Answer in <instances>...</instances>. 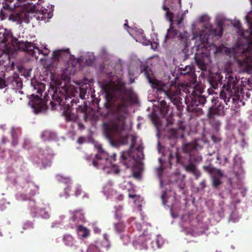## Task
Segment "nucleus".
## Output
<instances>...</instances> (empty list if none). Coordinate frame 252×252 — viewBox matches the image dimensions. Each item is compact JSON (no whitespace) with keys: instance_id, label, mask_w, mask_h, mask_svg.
<instances>
[{"instance_id":"f257e3e1","label":"nucleus","mask_w":252,"mask_h":252,"mask_svg":"<svg viewBox=\"0 0 252 252\" xmlns=\"http://www.w3.org/2000/svg\"><path fill=\"white\" fill-rule=\"evenodd\" d=\"M103 90L107 100L104 104L107 110L106 116H113L109 121L103 123L104 135L111 144L118 141L125 145L128 138L125 119L128 106L133 101V91L131 89L126 88L125 83L120 80L104 84Z\"/></svg>"},{"instance_id":"f03ea898","label":"nucleus","mask_w":252,"mask_h":252,"mask_svg":"<svg viewBox=\"0 0 252 252\" xmlns=\"http://www.w3.org/2000/svg\"><path fill=\"white\" fill-rule=\"evenodd\" d=\"M224 79L222 81L223 76L219 73L211 74L208 81L211 87L216 90L219 86H222L220 93V99L228 107H233V105L240 106L239 103L242 102L244 99V88L248 86L246 89L250 90L252 86V82L249 78L241 77L235 72L225 70Z\"/></svg>"},{"instance_id":"7ed1b4c3","label":"nucleus","mask_w":252,"mask_h":252,"mask_svg":"<svg viewBox=\"0 0 252 252\" xmlns=\"http://www.w3.org/2000/svg\"><path fill=\"white\" fill-rule=\"evenodd\" d=\"M141 73L146 77L152 88L157 90L158 95L163 94L174 105H178L181 103V92L179 87L173 84H165L161 81L152 78V72L148 66L144 67Z\"/></svg>"},{"instance_id":"20e7f679","label":"nucleus","mask_w":252,"mask_h":252,"mask_svg":"<svg viewBox=\"0 0 252 252\" xmlns=\"http://www.w3.org/2000/svg\"><path fill=\"white\" fill-rule=\"evenodd\" d=\"M20 4L18 6H14L13 3H5V5L3 6V8L5 10H11L19 7L8 16V20L17 22L18 24L28 23L30 18L32 17L31 15L33 14L32 12L34 10V5L32 3L26 2V0H22Z\"/></svg>"},{"instance_id":"39448f33","label":"nucleus","mask_w":252,"mask_h":252,"mask_svg":"<svg viewBox=\"0 0 252 252\" xmlns=\"http://www.w3.org/2000/svg\"><path fill=\"white\" fill-rule=\"evenodd\" d=\"M116 154L113 153L110 156L109 154L104 151L101 146H99L97 148V153L95 155L94 158L91 156L86 157V159L89 161H92V164L97 169L104 170L105 168L111 166L112 171L116 174L120 173V170L119 167L112 164V162L116 161Z\"/></svg>"},{"instance_id":"423d86ee","label":"nucleus","mask_w":252,"mask_h":252,"mask_svg":"<svg viewBox=\"0 0 252 252\" xmlns=\"http://www.w3.org/2000/svg\"><path fill=\"white\" fill-rule=\"evenodd\" d=\"M205 142L203 140L198 139L186 143L182 146V151L187 155L189 160L190 162L199 163L202 160V157L199 151L202 149Z\"/></svg>"},{"instance_id":"0eeeda50","label":"nucleus","mask_w":252,"mask_h":252,"mask_svg":"<svg viewBox=\"0 0 252 252\" xmlns=\"http://www.w3.org/2000/svg\"><path fill=\"white\" fill-rule=\"evenodd\" d=\"M14 40L15 47L18 50L25 52L30 55L35 57L36 59H38V57L36 55V52L38 55L42 54L45 56L48 55L49 53V50L46 47H44L43 51L39 48L35 47L32 42L18 41L17 38H15Z\"/></svg>"},{"instance_id":"6e6552de","label":"nucleus","mask_w":252,"mask_h":252,"mask_svg":"<svg viewBox=\"0 0 252 252\" xmlns=\"http://www.w3.org/2000/svg\"><path fill=\"white\" fill-rule=\"evenodd\" d=\"M43 84L38 83L33 86V90L37 94H32L30 97L29 104L34 109L35 113L41 112L45 109L46 105L41 96L43 92Z\"/></svg>"},{"instance_id":"1a4fd4ad","label":"nucleus","mask_w":252,"mask_h":252,"mask_svg":"<svg viewBox=\"0 0 252 252\" xmlns=\"http://www.w3.org/2000/svg\"><path fill=\"white\" fill-rule=\"evenodd\" d=\"M191 94L187 95L185 97V102L189 111L196 110V107L199 106H203L206 102V97L200 94V93L193 89Z\"/></svg>"},{"instance_id":"9d476101","label":"nucleus","mask_w":252,"mask_h":252,"mask_svg":"<svg viewBox=\"0 0 252 252\" xmlns=\"http://www.w3.org/2000/svg\"><path fill=\"white\" fill-rule=\"evenodd\" d=\"M51 91H52L53 94H52V100L50 102V104L52 109H54L56 106L62 105L63 98L67 99L65 95L66 90L64 88L52 87L51 88Z\"/></svg>"},{"instance_id":"9b49d317","label":"nucleus","mask_w":252,"mask_h":252,"mask_svg":"<svg viewBox=\"0 0 252 252\" xmlns=\"http://www.w3.org/2000/svg\"><path fill=\"white\" fill-rule=\"evenodd\" d=\"M194 59L198 68L203 71L207 70L211 62L210 55L203 52L196 53Z\"/></svg>"},{"instance_id":"f8f14e48","label":"nucleus","mask_w":252,"mask_h":252,"mask_svg":"<svg viewBox=\"0 0 252 252\" xmlns=\"http://www.w3.org/2000/svg\"><path fill=\"white\" fill-rule=\"evenodd\" d=\"M103 240H96L94 243L91 244L88 248L87 252H101L102 249L109 246L107 235H103Z\"/></svg>"},{"instance_id":"ddd939ff","label":"nucleus","mask_w":252,"mask_h":252,"mask_svg":"<svg viewBox=\"0 0 252 252\" xmlns=\"http://www.w3.org/2000/svg\"><path fill=\"white\" fill-rule=\"evenodd\" d=\"M224 114V106L221 102L218 101L209 107L208 117L209 119H212L216 115L223 116Z\"/></svg>"},{"instance_id":"4468645a","label":"nucleus","mask_w":252,"mask_h":252,"mask_svg":"<svg viewBox=\"0 0 252 252\" xmlns=\"http://www.w3.org/2000/svg\"><path fill=\"white\" fill-rule=\"evenodd\" d=\"M178 75L186 77L189 81H191L194 78V69L192 65H186L184 67H181L178 72Z\"/></svg>"},{"instance_id":"2eb2a0df","label":"nucleus","mask_w":252,"mask_h":252,"mask_svg":"<svg viewBox=\"0 0 252 252\" xmlns=\"http://www.w3.org/2000/svg\"><path fill=\"white\" fill-rule=\"evenodd\" d=\"M7 85L11 87L13 89H20L22 87L23 83L21 79L17 74H15L13 76L9 77L7 80Z\"/></svg>"},{"instance_id":"dca6fc26","label":"nucleus","mask_w":252,"mask_h":252,"mask_svg":"<svg viewBox=\"0 0 252 252\" xmlns=\"http://www.w3.org/2000/svg\"><path fill=\"white\" fill-rule=\"evenodd\" d=\"M23 188L26 191L25 195L26 198L25 199L26 200H30L31 197L34 196L38 190L37 187L32 183H26Z\"/></svg>"},{"instance_id":"f3484780","label":"nucleus","mask_w":252,"mask_h":252,"mask_svg":"<svg viewBox=\"0 0 252 252\" xmlns=\"http://www.w3.org/2000/svg\"><path fill=\"white\" fill-rule=\"evenodd\" d=\"M252 62V57L249 55L243 60L238 61V64L243 72H248L250 71L251 65L250 63Z\"/></svg>"},{"instance_id":"a211bd4d","label":"nucleus","mask_w":252,"mask_h":252,"mask_svg":"<svg viewBox=\"0 0 252 252\" xmlns=\"http://www.w3.org/2000/svg\"><path fill=\"white\" fill-rule=\"evenodd\" d=\"M203 168L211 176L212 178H221L223 176V173L220 169L214 168L211 165L204 166Z\"/></svg>"},{"instance_id":"6ab92c4d","label":"nucleus","mask_w":252,"mask_h":252,"mask_svg":"<svg viewBox=\"0 0 252 252\" xmlns=\"http://www.w3.org/2000/svg\"><path fill=\"white\" fill-rule=\"evenodd\" d=\"M173 32L174 33L175 35H176L178 38L179 40H180L181 42L183 43V45L184 46V49L182 50L183 52L186 54L187 52L188 48V36L187 32L182 33L179 32V31L177 30H173Z\"/></svg>"},{"instance_id":"aec40b11","label":"nucleus","mask_w":252,"mask_h":252,"mask_svg":"<svg viewBox=\"0 0 252 252\" xmlns=\"http://www.w3.org/2000/svg\"><path fill=\"white\" fill-rule=\"evenodd\" d=\"M69 53V50L66 49H60L53 52L52 59L54 61H59L60 59L63 58Z\"/></svg>"},{"instance_id":"412c9836","label":"nucleus","mask_w":252,"mask_h":252,"mask_svg":"<svg viewBox=\"0 0 252 252\" xmlns=\"http://www.w3.org/2000/svg\"><path fill=\"white\" fill-rule=\"evenodd\" d=\"M184 167L186 171L191 173L194 176H195V179H198L201 176V173L198 171L196 166L190 162L188 164H184Z\"/></svg>"},{"instance_id":"4be33fe9","label":"nucleus","mask_w":252,"mask_h":252,"mask_svg":"<svg viewBox=\"0 0 252 252\" xmlns=\"http://www.w3.org/2000/svg\"><path fill=\"white\" fill-rule=\"evenodd\" d=\"M174 159H175L177 163L184 164L186 162L185 158L179 154L178 150L176 151L174 155L171 153L169 155V159L170 161H172Z\"/></svg>"},{"instance_id":"5701e85b","label":"nucleus","mask_w":252,"mask_h":252,"mask_svg":"<svg viewBox=\"0 0 252 252\" xmlns=\"http://www.w3.org/2000/svg\"><path fill=\"white\" fill-rule=\"evenodd\" d=\"M173 182L177 185L180 189H183L186 186L185 177L180 174H176L173 177Z\"/></svg>"},{"instance_id":"b1692460","label":"nucleus","mask_w":252,"mask_h":252,"mask_svg":"<svg viewBox=\"0 0 252 252\" xmlns=\"http://www.w3.org/2000/svg\"><path fill=\"white\" fill-rule=\"evenodd\" d=\"M21 133V129L19 128H12L11 130V135L12 138V144L13 146H15L17 144L18 137Z\"/></svg>"},{"instance_id":"393cba45","label":"nucleus","mask_w":252,"mask_h":252,"mask_svg":"<svg viewBox=\"0 0 252 252\" xmlns=\"http://www.w3.org/2000/svg\"><path fill=\"white\" fill-rule=\"evenodd\" d=\"M63 242L64 243V244L70 247H73L75 246V243L76 241L71 235L66 234H65L63 237Z\"/></svg>"},{"instance_id":"a878e982","label":"nucleus","mask_w":252,"mask_h":252,"mask_svg":"<svg viewBox=\"0 0 252 252\" xmlns=\"http://www.w3.org/2000/svg\"><path fill=\"white\" fill-rule=\"evenodd\" d=\"M41 137L44 141L51 140L56 138V134L49 130H45L42 132Z\"/></svg>"},{"instance_id":"bb28decb","label":"nucleus","mask_w":252,"mask_h":252,"mask_svg":"<svg viewBox=\"0 0 252 252\" xmlns=\"http://www.w3.org/2000/svg\"><path fill=\"white\" fill-rule=\"evenodd\" d=\"M159 110L160 115L162 117L165 116L169 110V106L166 104L165 100H162L159 103Z\"/></svg>"},{"instance_id":"cd10ccee","label":"nucleus","mask_w":252,"mask_h":252,"mask_svg":"<svg viewBox=\"0 0 252 252\" xmlns=\"http://www.w3.org/2000/svg\"><path fill=\"white\" fill-rule=\"evenodd\" d=\"M223 22L221 20H219L217 23V28L213 30L215 35L221 36L223 33Z\"/></svg>"},{"instance_id":"c85d7f7f","label":"nucleus","mask_w":252,"mask_h":252,"mask_svg":"<svg viewBox=\"0 0 252 252\" xmlns=\"http://www.w3.org/2000/svg\"><path fill=\"white\" fill-rule=\"evenodd\" d=\"M71 189H72L73 191H75V195L76 196H78L80 194L81 190L79 188L69 185L67 186L66 188L64 189V193L65 194L66 196H69V191H70Z\"/></svg>"},{"instance_id":"c756f323","label":"nucleus","mask_w":252,"mask_h":252,"mask_svg":"<svg viewBox=\"0 0 252 252\" xmlns=\"http://www.w3.org/2000/svg\"><path fill=\"white\" fill-rule=\"evenodd\" d=\"M77 230L83 238H87L90 235V230L82 225L78 226Z\"/></svg>"},{"instance_id":"7c9ffc66","label":"nucleus","mask_w":252,"mask_h":252,"mask_svg":"<svg viewBox=\"0 0 252 252\" xmlns=\"http://www.w3.org/2000/svg\"><path fill=\"white\" fill-rule=\"evenodd\" d=\"M52 14L47 12L42 11L37 14L36 18L38 20H44L46 19H50L52 17Z\"/></svg>"},{"instance_id":"2f4dec72","label":"nucleus","mask_w":252,"mask_h":252,"mask_svg":"<svg viewBox=\"0 0 252 252\" xmlns=\"http://www.w3.org/2000/svg\"><path fill=\"white\" fill-rule=\"evenodd\" d=\"M130 153L128 151H122L121 153L120 162L124 165H126L127 158L129 157Z\"/></svg>"},{"instance_id":"473e14b6","label":"nucleus","mask_w":252,"mask_h":252,"mask_svg":"<svg viewBox=\"0 0 252 252\" xmlns=\"http://www.w3.org/2000/svg\"><path fill=\"white\" fill-rule=\"evenodd\" d=\"M115 231L118 233L123 232L125 229V225L123 222H119L114 224Z\"/></svg>"},{"instance_id":"72a5a7b5","label":"nucleus","mask_w":252,"mask_h":252,"mask_svg":"<svg viewBox=\"0 0 252 252\" xmlns=\"http://www.w3.org/2000/svg\"><path fill=\"white\" fill-rule=\"evenodd\" d=\"M163 244V241L161 238L158 237L156 238V239L154 241H153L151 242V244L152 245V247L153 248H155V246L158 248H161V246Z\"/></svg>"},{"instance_id":"f704fd0d","label":"nucleus","mask_w":252,"mask_h":252,"mask_svg":"<svg viewBox=\"0 0 252 252\" xmlns=\"http://www.w3.org/2000/svg\"><path fill=\"white\" fill-rule=\"evenodd\" d=\"M220 178H212V185L215 188L218 189L219 187L221 185L222 182L220 180Z\"/></svg>"},{"instance_id":"c9c22d12","label":"nucleus","mask_w":252,"mask_h":252,"mask_svg":"<svg viewBox=\"0 0 252 252\" xmlns=\"http://www.w3.org/2000/svg\"><path fill=\"white\" fill-rule=\"evenodd\" d=\"M166 1V0H163L162 8L164 11H166V16L169 17L170 18H172L173 14L170 12L169 7L165 5Z\"/></svg>"},{"instance_id":"e433bc0d","label":"nucleus","mask_w":252,"mask_h":252,"mask_svg":"<svg viewBox=\"0 0 252 252\" xmlns=\"http://www.w3.org/2000/svg\"><path fill=\"white\" fill-rule=\"evenodd\" d=\"M10 37H11V36L10 34H9L8 33L4 32V33H2V36L0 37V39H1L0 42L2 43L5 44L8 42L9 38Z\"/></svg>"},{"instance_id":"4c0bfd02","label":"nucleus","mask_w":252,"mask_h":252,"mask_svg":"<svg viewBox=\"0 0 252 252\" xmlns=\"http://www.w3.org/2000/svg\"><path fill=\"white\" fill-rule=\"evenodd\" d=\"M206 187V180L203 179L199 184V187L197 188L198 191L203 190Z\"/></svg>"},{"instance_id":"58836bf2","label":"nucleus","mask_w":252,"mask_h":252,"mask_svg":"<svg viewBox=\"0 0 252 252\" xmlns=\"http://www.w3.org/2000/svg\"><path fill=\"white\" fill-rule=\"evenodd\" d=\"M7 85V81H6L2 77L0 76V88L3 89Z\"/></svg>"},{"instance_id":"ea45409f","label":"nucleus","mask_w":252,"mask_h":252,"mask_svg":"<svg viewBox=\"0 0 252 252\" xmlns=\"http://www.w3.org/2000/svg\"><path fill=\"white\" fill-rule=\"evenodd\" d=\"M211 139L215 143H219L221 141V138L219 136L215 135H212Z\"/></svg>"},{"instance_id":"a19ab883","label":"nucleus","mask_w":252,"mask_h":252,"mask_svg":"<svg viewBox=\"0 0 252 252\" xmlns=\"http://www.w3.org/2000/svg\"><path fill=\"white\" fill-rule=\"evenodd\" d=\"M86 94V90H84L83 89H80V92L79 94L80 97L84 100L85 99V94Z\"/></svg>"},{"instance_id":"79ce46f5","label":"nucleus","mask_w":252,"mask_h":252,"mask_svg":"<svg viewBox=\"0 0 252 252\" xmlns=\"http://www.w3.org/2000/svg\"><path fill=\"white\" fill-rule=\"evenodd\" d=\"M122 209V207L121 206H119L118 208L117 209L116 214H115V217L116 219H120L122 217L121 214H119V211H121Z\"/></svg>"},{"instance_id":"37998d69","label":"nucleus","mask_w":252,"mask_h":252,"mask_svg":"<svg viewBox=\"0 0 252 252\" xmlns=\"http://www.w3.org/2000/svg\"><path fill=\"white\" fill-rule=\"evenodd\" d=\"M0 16L3 17V18H6L8 16L7 13L5 12V11H3L2 9L0 10Z\"/></svg>"},{"instance_id":"c03bdc74","label":"nucleus","mask_w":252,"mask_h":252,"mask_svg":"<svg viewBox=\"0 0 252 252\" xmlns=\"http://www.w3.org/2000/svg\"><path fill=\"white\" fill-rule=\"evenodd\" d=\"M85 141V138L83 137H80L77 140V142L79 144L83 143Z\"/></svg>"},{"instance_id":"a18cd8bd","label":"nucleus","mask_w":252,"mask_h":252,"mask_svg":"<svg viewBox=\"0 0 252 252\" xmlns=\"http://www.w3.org/2000/svg\"><path fill=\"white\" fill-rule=\"evenodd\" d=\"M182 124H183V122L181 121L180 125L179 126V130H181L182 131H183L185 129V126H184L182 125Z\"/></svg>"},{"instance_id":"49530a36","label":"nucleus","mask_w":252,"mask_h":252,"mask_svg":"<svg viewBox=\"0 0 252 252\" xmlns=\"http://www.w3.org/2000/svg\"><path fill=\"white\" fill-rule=\"evenodd\" d=\"M65 114L66 115L67 119L68 120H71V118H70L71 115H70V114L69 113L68 110L66 111V112H65Z\"/></svg>"},{"instance_id":"de8ad7c7","label":"nucleus","mask_w":252,"mask_h":252,"mask_svg":"<svg viewBox=\"0 0 252 252\" xmlns=\"http://www.w3.org/2000/svg\"><path fill=\"white\" fill-rule=\"evenodd\" d=\"M77 102H79L78 100L76 98H73V99L71 100V105L72 106H73V104L75 103V104H77Z\"/></svg>"},{"instance_id":"09e8293b","label":"nucleus","mask_w":252,"mask_h":252,"mask_svg":"<svg viewBox=\"0 0 252 252\" xmlns=\"http://www.w3.org/2000/svg\"><path fill=\"white\" fill-rule=\"evenodd\" d=\"M169 32H170V30H169V29H168V30H167V33H166V35L165 36L164 42H165V41H166L167 39V38H168V37H169Z\"/></svg>"},{"instance_id":"8fccbe9b","label":"nucleus","mask_w":252,"mask_h":252,"mask_svg":"<svg viewBox=\"0 0 252 252\" xmlns=\"http://www.w3.org/2000/svg\"><path fill=\"white\" fill-rule=\"evenodd\" d=\"M31 226V224H25L23 226V229H26Z\"/></svg>"},{"instance_id":"3c124183","label":"nucleus","mask_w":252,"mask_h":252,"mask_svg":"<svg viewBox=\"0 0 252 252\" xmlns=\"http://www.w3.org/2000/svg\"><path fill=\"white\" fill-rule=\"evenodd\" d=\"M136 195L135 194H130V193L128 194V196L130 198H134L136 197Z\"/></svg>"},{"instance_id":"603ef678","label":"nucleus","mask_w":252,"mask_h":252,"mask_svg":"<svg viewBox=\"0 0 252 252\" xmlns=\"http://www.w3.org/2000/svg\"><path fill=\"white\" fill-rule=\"evenodd\" d=\"M107 76L110 77H111L113 75V73H112V72H109L108 73H107Z\"/></svg>"},{"instance_id":"864d4df0","label":"nucleus","mask_w":252,"mask_h":252,"mask_svg":"<svg viewBox=\"0 0 252 252\" xmlns=\"http://www.w3.org/2000/svg\"><path fill=\"white\" fill-rule=\"evenodd\" d=\"M164 195H165V193L163 194L162 195H161V198H162V200L163 202V203L165 204V202H164Z\"/></svg>"},{"instance_id":"5fc2aeb1","label":"nucleus","mask_w":252,"mask_h":252,"mask_svg":"<svg viewBox=\"0 0 252 252\" xmlns=\"http://www.w3.org/2000/svg\"><path fill=\"white\" fill-rule=\"evenodd\" d=\"M45 218H48L49 217V215L47 213H45V216L44 217Z\"/></svg>"},{"instance_id":"6e6d98bb","label":"nucleus","mask_w":252,"mask_h":252,"mask_svg":"<svg viewBox=\"0 0 252 252\" xmlns=\"http://www.w3.org/2000/svg\"><path fill=\"white\" fill-rule=\"evenodd\" d=\"M207 38H206V39L204 38L203 39L202 43H204L206 41H207Z\"/></svg>"},{"instance_id":"4d7b16f0","label":"nucleus","mask_w":252,"mask_h":252,"mask_svg":"<svg viewBox=\"0 0 252 252\" xmlns=\"http://www.w3.org/2000/svg\"><path fill=\"white\" fill-rule=\"evenodd\" d=\"M2 142H3V143H5V138L4 137H3L2 139Z\"/></svg>"},{"instance_id":"13d9d810","label":"nucleus","mask_w":252,"mask_h":252,"mask_svg":"<svg viewBox=\"0 0 252 252\" xmlns=\"http://www.w3.org/2000/svg\"><path fill=\"white\" fill-rule=\"evenodd\" d=\"M152 121L154 122V124H155V125H156V124H157L156 122L154 121V118H152Z\"/></svg>"},{"instance_id":"bf43d9fd","label":"nucleus","mask_w":252,"mask_h":252,"mask_svg":"<svg viewBox=\"0 0 252 252\" xmlns=\"http://www.w3.org/2000/svg\"><path fill=\"white\" fill-rule=\"evenodd\" d=\"M124 26H125V27H126H126H128V26L127 23H125V24H124Z\"/></svg>"},{"instance_id":"052dcab7","label":"nucleus","mask_w":252,"mask_h":252,"mask_svg":"<svg viewBox=\"0 0 252 252\" xmlns=\"http://www.w3.org/2000/svg\"><path fill=\"white\" fill-rule=\"evenodd\" d=\"M217 159L218 160H220V156H219V155H218V156H217Z\"/></svg>"},{"instance_id":"680f3d73","label":"nucleus","mask_w":252,"mask_h":252,"mask_svg":"<svg viewBox=\"0 0 252 252\" xmlns=\"http://www.w3.org/2000/svg\"><path fill=\"white\" fill-rule=\"evenodd\" d=\"M246 95H247V96L248 97H249V94H248V93H246Z\"/></svg>"},{"instance_id":"e2e57ef3","label":"nucleus","mask_w":252,"mask_h":252,"mask_svg":"<svg viewBox=\"0 0 252 252\" xmlns=\"http://www.w3.org/2000/svg\"><path fill=\"white\" fill-rule=\"evenodd\" d=\"M203 17H202L201 18V21L202 22H203Z\"/></svg>"},{"instance_id":"0e129e2a","label":"nucleus","mask_w":252,"mask_h":252,"mask_svg":"<svg viewBox=\"0 0 252 252\" xmlns=\"http://www.w3.org/2000/svg\"><path fill=\"white\" fill-rule=\"evenodd\" d=\"M123 238H124V236H121V239H123Z\"/></svg>"},{"instance_id":"69168bd1","label":"nucleus","mask_w":252,"mask_h":252,"mask_svg":"<svg viewBox=\"0 0 252 252\" xmlns=\"http://www.w3.org/2000/svg\"><path fill=\"white\" fill-rule=\"evenodd\" d=\"M126 239L127 240H128V237H127V236H126Z\"/></svg>"},{"instance_id":"338daca9","label":"nucleus","mask_w":252,"mask_h":252,"mask_svg":"<svg viewBox=\"0 0 252 252\" xmlns=\"http://www.w3.org/2000/svg\"><path fill=\"white\" fill-rule=\"evenodd\" d=\"M78 107L80 108L81 107V105H78Z\"/></svg>"},{"instance_id":"774afa93","label":"nucleus","mask_w":252,"mask_h":252,"mask_svg":"<svg viewBox=\"0 0 252 252\" xmlns=\"http://www.w3.org/2000/svg\"><path fill=\"white\" fill-rule=\"evenodd\" d=\"M228 192H229V193H230V192H231V190H228Z\"/></svg>"}]
</instances>
